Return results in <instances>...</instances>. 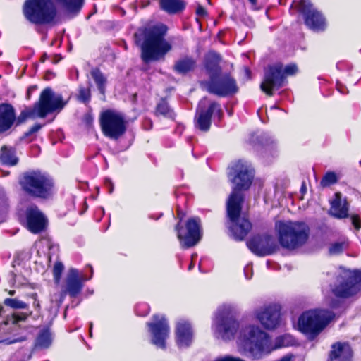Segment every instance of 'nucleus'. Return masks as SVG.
Masks as SVG:
<instances>
[{
    "mask_svg": "<svg viewBox=\"0 0 361 361\" xmlns=\"http://www.w3.org/2000/svg\"><path fill=\"white\" fill-rule=\"evenodd\" d=\"M37 87L36 86H31L28 89H27V98L29 99L30 97V94H32V92H34L35 90H36Z\"/></svg>",
    "mask_w": 361,
    "mask_h": 361,
    "instance_id": "obj_52",
    "label": "nucleus"
},
{
    "mask_svg": "<svg viewBox=\"0 0 361 361\" xmlns=\"http://www.w3.org/2000/svg\"><path fill=\"white\" fill-rule=\"evenodd\" d=\"M92 323H90V335L92 334Z\"/></svg>",
    "mask_w": 361,
    "mask_h": 361,
    "instance_id": "obj_60",
    "label": "nucleus"
},
{
    "mask_svg": "<svg viewBox=\"0 0 361 361\" xmlns=\"http://www.w3.org/2000/svg\"><path fill=\"white\" fill-rule=\"evenodd\" d=\"M279 241L283 247L294 250L306 243L309 236V227L299 221H279L275 224Z\"/></svg>",
    "mask_w": 361,
    "mask_h": 361,
    "instance_id": "obj_4",
    "label": "nucleus"
},
{
    "mask_svg": "<svg viewBox=\"0 0 361 361\" xmlns=\"http://www.w3.org/2000/svg\"><path fill=\"white\" fill-rule=\"evenodd\" d=\"M335 317L334 313L323 309L302 313L298 319V328L309 339L315 338Z\"/></svg>",
    "mask_w": 361,
    "mask_h": 361,
    "instance_id": "obj_6",
    "label": "nucleus"
},
{
    "mask_svg": "<svg viewBox=\"0 0 361 361\" xmlns=\"http://www.w3.org/2000/svg\"><path fill=\"white\" fill-rule=\"evenodd\" d=\"M343 247H344V243H335L329 247V252L331 255L339 254L343 251Z\"/></svg>",
    "mask_w": 361,
    "mask_h": 361,
    "instance_id": "obj_42",
    "label": "nucleus"
},
{
    "mask_svg": "<svg viewBox=\"0 0 361 361\" xmlns=\"http://www.w3.org/2000/svg\"><path fill=\"white\" fill-rule=\"evenodd\" d=\"M27 339L26 336H19L16 338H13V339H11V338H7V339H5L2 342L7 344V345H11V344H13V343H17V342H23L24 341H25Z\"/></svg>",
    "mask_w": 361,
    "mask_h": 361,
    "instance_id": "obj_43",
    "label": "nucleus"
},
{
    "mask_svg": "<svg viewBox=\"0 0 361 361\" xmlns=\"http://www.w3.org/2000/svg\"><path fill=\"white\" fill-rule=\"evenodd\" d=\"M241 336L244 350L255 360L262 359L273 351L271 338L258 326L250 325L245 327Z\"/></svg>",
    "mask_w": 361,
    "mask_h": 361,
    "instance_id": "obj_3",
    "label": "nucleus"
},
{
    "mask_svg": "<svg viewBox=\"0 0 361 361\" xmlns=\"http://www.w3.org/2000/svg\"><path fill=\"white\" fill-rule=\"evenodd\" d=\"M4 305L13 309H27L28 305L18 298H6L4 302Z\"/></svg>",
    "mask_w": 361,
    "mask_h": 361,
    "instance_id": "obj_37",
    "label": "nucleus"
},
{
    "mask_svg": "<svg viewBox=\"0 0 361 361\" xmlns=\"http://www.w3.org/2000/svg\"><path fill=\"white\" fill-rule=\"evenodd\" d=\"M64 105L62 97L55 94L50 87H47L41 92L39 102L32 109L21 111L18 117V123H23L27 118H34L37 116L44 118L49 114L61 110Z\"/></svg>",
    "mask_w": 361,
    "mask_h": 361,
    "instance_id": "obj_5",
    "label": "nucleus"
},
{
    "mask_svg": "<svg viewBox=\"0 0 361 361\" xmlns=\"http://www.w3.org/2000/svg\"><path fill=\"white\" fill-rule=\"evenodd\" d=\"M3 311V307H0V324H18L19 322H24L26 320L27 317L31 314V312L29 314L27 313H13L11 316L8 317L6 320H4V318L1 315V312Z\"/></svg>",
    "mask_w": 361,
    "mask_h": 361,
    "instance_id": "obj_32",
    "label": "nucleus"
},
{
    "mask_svg": "<svg viewBox=\"0 0 361 361\" xmlns=\"http://www.w3.org/2000/svg\"><path fill=\"white\" fill-rule=\"evenodd\" d=\"M329 213L338 219L345 218L348 215V204H331Z\"/></svg>",
    "mask_w": 361,
    "mask_h": 361,
    "instance_id": "obj_34",
    "label": "nucleus"
},
{
    "mask_svg": "<svg viewBox=\"0 0 361 361\" xmlns=\"http://www.w3.org/2000/svg\"><path fill=\"white\" fill-rule=\"evenodd\" d=\"M212 328L216 338L224 341L234 339L239 324L230 305H224L217 310Z\"/></svg>",
    "mask_w": 361,
    "mask_h": 361,
    "instance_id": "obj_7",
    "label": "nucleus"
},
{
    "mask_svg": "<svg viewBox=\"0 0 361 361\" xmlns=\"http://www.w3.org/2000/svg\"><path fill=\"white\" fill-rule=\"evenodd\" d=\"M248 248L259 256H265L272 253L274 239L271 235L257 236L247 243Z\"/></svg>",
    "mask_w": 361,
    "mask_h": 361,
    "instance_id": "obj_22",
    "label": "nucleus"
},
{
    "mask_svg": "<svg viewBox=\"0 0 361 361\" xmlns=\"http://www.w3.org/2000/svg\"><path fill=\"white\" fill-rule=\"evenodd\" d=\"M7 201L6 192L3 189H0V202Z\"/></svg>",
    "mask_w": 361,
    "mask_h": 361,
    "instance_id": "obj_51",
    "label": "nucleus"
},
{
    "mask_svg": "<svg viewBox=\"0 0 361 361\" xmlns=\"http://www.w3.org/2000/svg\"><path fill=\"white\" fill-rule=\"evenodd\" d=\"M228 177L235 185L226 203H243L245 190L250 187L254 173L247 161L238 160L229 167Z\"/></svg>",
    "mask_w": 361,
    "mask_h": 361,
    "instance_id": "obj_2",
    "label": "nucleus"
},
{
    "mask_svg": "<svg viewBox=\"0 0 361 361\" xmlns=\"http://www.w3.org/2000/svg\"><path fill=\"white\" fill-rule=\"evenodd\" d=\"M100 126L104 135L111 139H117L126 130L123 116L112 110H106L100 116Z\"/></svg>",
    "mask_w": 361,
    "mask_h": 361,
    "instance_id": "obj_16",
    "label": "nucleus"
},
{
    "mask_svg": "<svg viewBox=\"0 0 361 361\" xmlns=\"http://www.w3.org/2000/svg\"><path fill=\"white\" fill-rule=\"evenodd\" d=\"M245 72L247 75H249L250 74V71L247 68H245Z\"/></svg>",
    "mask_w": 361,
    "mask_h": 361,
    "instance_id": "obj_58",
    "label": "nucleus"
},
{
    "mask_svg": "<svg viewBox=\"0 0 361 361\" xmlns=\"http://www.w3.org/2000/svg\"><path fill=\"white\" fill-rule=\"evenodd\" d=\"M15 291L14 290H10L9 291V294L13 295L14 294Z\"/></svg>",
    "mask_w": 361,
    "mask_h": 361,
    "instance_id": "obj_61",
    "label": "nucleus"
},
{
    "mask_svg": "<svg viewBox=\"0 0 361 361\" xmlns=\"http://www.w3.org/2000/svg\"><path fill=\"white\" fill-rule=\"evenodd\" d=\"M17 216L20 224L33 234L46 231L49 225L47 216L35 204H22Z\"/></svg>",
    "mask_w": 361,
    "mask_h": 361,
    "instance_id": "obj_10",
    "label": "nucleus"
},
{
    "mask_svg": "<svg viewBox=\"0 0 361 361\" xmlns=\"http://www.w3.org/2000/svg\"><path fill=\"white\" fill-rule=\"evenodd\" d=\"M155 114L157 116L161 115L166 118L174 119L175 114L170 108L165 99H161L157 105Z\"/></svg>",
    "mask_w": 361,
    "mask_h": 361,
    "instance_id": "obj_33",
    "label": "nucleus"
},
{
    "mask_svg": "<svg viewBox=\"0 0 361 361\" xmlns=\"http://www.w3.org/2000/svg\"><path fill=\"white\" fill-rule=\"evenodd\" d=\"M1 160L3 164L8 166H15L18 161L15 150L6 146L1 147Z\"/></svg>",
    "mask_w": 361,
    "mask_h": 361,
    "instance_id": "obj_30",
    "label": "nucleus"
},
{
    "mask_svg": "<svg viewBox=\"0 0 361 361\" xmlns=\"http://www.w3.org/2000/svg\"><path fill=\"white\" fill-rule=\"evenodd\" d=\"M291 340V337L289 336H281L274 340L273 343V351L274 350L288 346L290 343V341Z\"/></svg>",
    "mask_w": 361,
    "mask_h": 361,
    "instance_id": "obj_38",
    "label": "nucleus"
},
{
    "mask_svg": "<svg viewBox=\"0 0 361 361\" xmlns=\"http://www.w3.org/2000/svg\"><path fill=\"white\" fill-rule=\"evenodd\" d=\"M193 266H194V265H193L192 262H191V263H190V265H189V267H188V269H189V270L192 269V267H193Z\"/></svg>",
    "mask_w": 361,
    "mask_h": 361,
    "instance_id": "obj_59",
    "label": "nucleus"
},
{
    "mask_svg": "<svg viewBox=\"0 0 361 361\" xmlns=\"http://www.w3.org/2000/svg\"><path fill=\"white\" fill-rule=\"evenodd\" d=\"M178 216L180 221H182L184 214L180 208L177 209ZM177 237L180 241L181 247L190 248L198 243L202 238L201 221L199 217H192L187 220L185 226H181L179 222L176 226Z\"/></svg>",
    "mask_w": 361,
    "mask_h": 361,
    "instance_id": "obj_11",
    "label": "nucleus"
},
{
    "mask_svg": "<svg viewBox=\"0 0 361 361\" xmlns=\"http://www.w3.org/2000/svg\"><path fill=\"white\" fill-rule=\"evenodd\" d=\"M307 189L306 186V183L305 181L302 183L300 190V196H299V200L302 201L304 200V195L307 193Z\"/></svg>",
    "mask_w": 361,
    "mask_h": 361,
    "instance_id": "obj_47",
    "label": "nucleus"
},
{
    "mask_svg": "<svg viewBox=\"0 0 361 361\" xmlns=\"http://www.w3.org/2000/svg\"><path fill=\"white\" fill-rule=\"evenodd\" d=\"M86 209H87V206L85 207V209H84V211L80 212V214H82V213L86 210Z\"/></svg>",
    "mask_w": 361,
    "mask_h": 361,
    "instance_id": "obj_62",
    "label": "nucleus"
},
{
    "mask_svg": "<svg viewBox=\"0 0 361 361\" xmlns=\"http://www.w3.org/2000/svg\"><path fill=\"white\" fill-rule=\"evenodd\" d=\"M92 272L93 270L91 268V276L86 278L77 269H70L66 278L65 288L63 290L71 298L76 297L82 289L83 282L91 279Z\"/></svg>",
    "mask_w": 361,
    "mask_h": 361,
    "instance_id": "obj_20",
    "label": "nucleus"
},
{
    "mask_svg": "<svg viewBox=\"0 0 361 361\" xmlns=\"http://www.w3.org/2000/svg\"><path fill=\"white\" fill-rule=\"evenodd\" d=\"M64 266L61 262H56L53 268V276L56 283L59 284L61 280V274L63 271Z\"/></svg>",
    "mask_w": 361,
    "mask_h": 361,
    "instance_id": "obj_40",
    "label": "nucleus"
},
{
    "mask_svg": "<svg viewBox=\"0 0 361 361\" xmlns=\"http://www.w3.org/2000/svg\"><path fill=\"white\" fill-rule=\"evenodd\" d=\"M90 97L91 93L90 87H80L78 99L82 102L87 103L90 101Z\"/></svg>",
    "mask_w": 361,
    "mask_h": 361,
    "instance_id": "obj_41",
    "label": "nucleus"
},
{
    "mask_svg": "<svg viewBox=\"0 0 361 361\" xmlns=\"http://www.w3.org/2000/svg\"><path fill=\"white\" fill-rule=\"evenodd\" d=\"M342 195L341 192H336L335 193V198L333 200V201L331 203H342Z\"/></svg>",
    "mask_w": 361,
    "mask_h": 361,
    "instance_id": "obj_49",
    "label": "nucleus"
},
{
    "mask_svg": "<svg viewBox=\"0 0 361 361\" xmlns=\"http://www.w3.org/2000/svg\"><path fill=\"white\" fill-rule=\"evenodd\" d=\"M353 351L347 343L336 342L331 345L329 353L331 361H351Z\"/></svg>",
    "mask_w": 361,
    "mask_h": 361,
    "instance_id": "obj_24",
    "label": "nucleus"
},
{
    "mask_svg": "<svg viewBox=\"0 0 361 361\" xmlns=\"http://www.w3.org/2000/svg\"><path fill=\"white\" fill-rule=\"evenodd\" d=\"M167 28L164 25L140 29L135 33L137 44H140L141 59L147 63L164 59L171 45L164 38Z\"/></svg>",
    "mask_w": 361,
    "mask_h": 361,
    "instance_id": "obj_1",
    "label": "nucleus"
},
{
    "mask_svg": "<svg viewBox=\"0 0 361 361\" xmlns=\"http://www.w3.org/2000/svg\"><path fill=\"white\" fill-rule=\"evenodd\" d=\"M52 342L51 334L48 329L42 330L35 341V346L39 348H49Z\"/></svg>",
    "mask_w": 361,
    "mask_h": 361,
    "instance_id": "obj_31",
    "label": "nucleus"
},
{
    "mask_svg": "<svg viewBox=\"0 0 361 361\" xmlns=\"http://www.w3.org/2000/svg\"><path fill=\"white\" fill-rule=\"evenodd\" d=\"M340 179V176L334 171H327L322 178L319 185L322 188H328L336 184Z\"/></svg>",
    "mask_w": 361,
    "mask_h": 361,
    "instance_id": "obj_36",
    "label": "nucleus"
},
{
    "mask_svg": "<svg viewBox=\"0 0 361 361\" xmlns=\"http://www.w3.org/2000/svg\"><path fill=\"white\" fill-rule=\"evenodd\" d=\"M66 295L67 293L64 290H62L61 292L54 293L51 295V302L54 307H59L64 300Z\"/></svg>",
    "mask_w": 361,
    "mask_h": 361,
    "instance_id": "obj_39",
    "label": "nucleus"
},
{
    "mask_svg": "<svg viewBox=\"0 0 361 361\" xmlns=\"http://www.w3.org/2000/svg\"><path fill=\"white\" fill-rule=\"evenodd\" d=\"M20 185L29 195L39 198L49 197L54 189L53 180L37 171L25 173L20 180Z\"/></svg>",
    "mask_w": 361,
    "mask_h": 361,
    "instance_id": "obj_8",
    "label": "nucleus"
},
{
    "mask_svg": "<svg viewBox=\"0 0 361 361\" xmlns=\"http://www.w3.org/2000/svg\"><path fill=\"white\" fill-rule=\"evenodd\" d=\"M242 204H227L228 229L234 239L243 240L252 228L247 212L243 210Z\"/></svg>",
    "mask_w": 361,
    "mask_h": 361,
    "instance_id": "obj_13",
    "label": "nucleus"
},
{
    "mask_svg": "<svg viewBox=\"0 0 361 361\" xmlns=\"http://www.w3.org/2000/svg\"><path fill=\"white\" fill-rule=\"evenodd\" d=\"M42 126L39 123L35 124L32 127L30 128V129L25 133V137H28L30 135H32V134L37 133L42 128Z\"/></svg>",
    "mask_w": 361,
    "mask_h": 361,
    "instance_id": "obj_44",
    "label": "nucleus"
},
{
    "mask_svg": "<svg viewBox=\"0 0 361 361\" xmlns=\"http://www.w3.org/2000/svg\"><path fill=\"white\" fill-rule=\"evenodd\" d=\"M23 10L25 18L35 24L49 23L56 16L51 0H26Z\"/></svg>",
    "mask_w": 361,
    "mask_h": 361,
    "instance_id": "obj_9",
    "label": "nucleus"
},
{
    "mask_svg": "<svg viewBox=\"0 0 361 361\" xmlns=\"http://www.w3.org/2000/svg\"><path fill=\"white\" fill-rule=\"evenodd\" d=\"M59 5L65 10L69 18L78 15L83 6V0H54Z\"/></svg>",
    "mask_w": 361,
    "mask_h": 361,
    "instance_id": "obj_27",
    "label": "nucleus"
},
{
    "mask_svg": "<svg viewBox=\"0 0 361 361\" xmlns=\"http://www.w3.org/2000/svg\"><path fill=\"white\" fill-rule=\"evenodd\" d=\"M196 62L191 57H184L177 61L174 64V70L180 74H186L192 71Z\"/></svg>",
    "mask_w": 361,
    "mask_h": 361,
    "instance_id": "obj_29",
    "label": "nucleus"
},
{
    "mask_svg": "<svg viewBox=\"0 0 361 361\" xmlns=\"http://www.w3.org/2000/svg\"><path fill=\"white\" fill-rule=\"evenodd\" d=\"M295 6L303 14L305 23L309 28L317 32L325 29V18L319 11L313 8L310 0H300Z\"/></svg>",
    "mask_w": 361,
    "mask_h": 361,
    "instance_id": "obj_17",
    "label": "nucleus"
},
{
    "mask_svg": "<svg viewBox=\"0 0 361 361\" xmlns=\"http://www.w3.org/2000/svg\"><path fill=\"white\" fill-rule=\"evenodd\" d=\"M213 114L220 118L223 114L220 104L212 102L207 109H198L195 116V125L202 131H207L211 126V118Z\"/></svg>",
    "mask_w": 361,
    "mask_h": 361,
    "instance_id": "obj_21",
    "label": "nucleus"
},
{
    "mask_svg": "<svg viewBox=\"0 0 361 361\" xmlns=\"http://www.w3.org/2000/svg\"><path fill=\"white\" fill-rule=\"evenodd\" d=\"M91 75L94 79L98 90L104 94L105 92V85L106 83V79L102 74V73L97 68L93 69L91 71Z\"/></svg>",
    "mask_w": 361,
    "mask_h": 361,
    "instance_id": "obj_35",
    "label": "nucleus"
},
{
    "mask_svg": "<svg viewBox=\"0 0 361 361\" xmlns=\"http://www.w3.org/2000/svg\"><path fill=\"white\" fill-rule=\"evenodd\" d=\"M275 143L274 140L273 139H271V137H269L267 140H266V143L264 144L265 145L268 146L269 145H274Z\"/></svg>",
    "mask_w": 361,
    "mask_h": 361,
    "instance_id": "obj_54",
    "label": "nucleus"
},
{
    "mask_svg": "<svg viewBox=\"0 0 361 361\" xmlns=\"http://www.w3.org/2000/svg\"><path fill=\"white\" fill-rule=\"evenodd\" d=\"M196 13L200 16H204L207 14V12L202 6H199L196 10Z\"/></svg>",
    "mask_w": 361,
    "mask_h": 361,
    "instance_id": "obj_50",
    "label": "nucleus"
},
{
    "mask_svg": "<svg viewBox=\"0 0 361 361\" xmlns=\"http://www.w3.org/2000/svg\"><path fill=\"white\" fill-rule=\"evenodd\" d=\"M255 315L265 329H273L279 325L281 307L276 304L264 306L257 310Z\"/></svg>",
    "mask_w": 361,
    "mask_h": 361,
    "instance_id": "obj_19",
    "label": "nucleus"
},
{
    "mask_svg": "<svg viewBox=\"0 0 361 361\" xmlns=\"http://www.w3.org/2000/svg\"><path fill=\"white\" fill-rule=\"evenodd\" d=\"M249 269V267H248V266H247V267L245 268V272L246 271V269Z\"/></svg>",
    "mask_w": 361,
    "mask_h": 361,
    "instance_id": "obj_63",
    "label": "nucleus"
},
{
    "mask_svg": "<svg viewBox=\"0 0 361 361\" xmlns=\"http://www.w3.org/2000/svg\"><path fill=\"white\" fill-rule=\"evenodd\" d=\"M331 305V307L332 308H336V307H338V306L340 305V301H339V300H338V301H336V302H334V301H333V302L331 303V305Z\"/></svg>",
    "mask_w": 361,
    "mask_h": 361,
    "instance_id": "obj_55",
    "label": "nucleus"
},
{
    "mask_svg": "<svg viewBox=\"0 0 361 361\" xmlns=\"http://www.w3.org/2000/svg\"><path fill=\"white\" fill-rule=\"evenodd\" d=\"M104 184L108 189L109 193H111L114 190V185L111 180L109 178H105Z\"/></svg>",
    "mask_w": 361,
    "mask_h": 361,
    "instance_id": "obj_48",
    "label": "nucleus"
},
{
    "mask_svg": "<svg viewBox=\"0 0 361 361\" xmlns=\"http://www.w3.org/2000/svg\"><path fill=\"white\" fill-rule=\"evenodd\" d=\"M159 6L169 14H176L184 10L185 3L183 0H159Z\"/></svg>",
    "mask_w": 361,
    "mask_h": 361,
    "instance_id": "obj_28",
    "label": "nucleus"
},
{
    "mask_svg": "<svg viewBox=\"0 0 361 361\" xmlns=\"http://www.w3.org/2000/svg\"><path fill=\"white\" fill-rule=\"evenodd\" d=\"M209 78V81L200 82V85L209 93L219 97H227L238 91L235 80L229 73H222L221 71Z\"/></svg>",
    "mask_w": 361,
    "mask_h": 361,
    "instance_id": "obj_14",
    "label": "nucleus"
},
{
    "mask_svg": "<svg viewBox=\"0 0 361 361\" xmlns=\"http://www.w3.org/2000/svg\"><path fill=\"white\" fill-rule=\"evenodd\" d=\"M16 121L15 109L8 103L0 104V133L9 130Z\"/></svg>",
    "mask_w": 361,
    "mask_h": 361,
    "instance_id": "obj_25",
    "label": "nucleus"
},
{
    "mask_svg": "<svg viewBox=\"0 0 361 361\" xmlns=\"http://www.w3.org/2000/svg\"><path fill=\"white\" fill-rule=\"evenodd\" d=\"M298 71L295 64L286 66L284 68L281 64L278 63L269 66L264 73V78L261 83V90L267 95H273V90L279 89L286 82V77L292 75Z\"/></svg>",
    "mask_w": 361,
    "mask_h": 361,
    "instance_id": "obj_12",
    "label": "nucleus"
},
{
    "mask_svg": "<svg viewBox=\"0 0 361 361\" xmlns=\"http://www.w3.org/2000/svg\"><path fill=\"white\" fill-rule=\"evenodd\" d=\"M32 297H33L34 298H35V297H36V294H33V295H32ZM33 305H34V306H36V307H39V302L36 301V299H35V302H34V304H33Z\"/></svg>",
    "mask_w": 361,
    "mask_h": 361,
    "instance_id": "obj_56",
    "label": "nucleus"
},
{
    "mask_svg": "<svg viewBox=\"0 0 361 361\" xmlns=\"http://www.w3.org/2000/svg\"><path fill=\"white\" fill-rule=\"evenodd\" d=\"M149 332L152 335V343L158 348H166V340L169 337L170 329L168 322L163 315L154 314L152 322L147 324Z\"/></svg>",
    "mask_w": 361,
    "mask_h": 361,
    "instance_id": "obj_18",
    "label": "nucleus"
},
{
    "mask_svg": "<svg viewBox=\"0 0 361 361\" xmlns=\"http://www.w3.org/2000/svg\"><path fill=\"white\" fill-rule=\"evenodd\" d=\"M337 282L331 288L334 295L340 298L350 297L361 289V271L345 272L338 276Z\"/></svg>",
    "mask_w": 361,
    "mask_h": 361,
    "instance_id": "obj_15",
    "label": "nucleus"
},
{
    "mask_svg": "<svg viewBox=\"0 0 361 361\" xmlns=\"http://www.w3.org/2000/svg\"><path fill=\"white\" fill-rule=\"evenodd\" d=\"M214 361H244V360L239 357H234L232 356L227 355V356L217 357Z\"/></svg>",
    "mask_w": 361,
    "mask_h": 361,
    "instance_id": "obj_45",
    "label": "nucleus"
},
{
    "mask_svg": "<svg viewBox=\"0 0 361 361\" xmlns=\"http://www.w3.org/2000/svg\"><path fill=\"white\" fill-rule=\"evenodd\" d=\"M291 359H292V356L291 355H286L283 356L282 358H281L278 361H291Z\"/></svg>",
    "mask_w": 361,
    "mask_h": 361,
    "instance_id": "obj_53",
    "label": "nucleus"
},
{
    "mask_svg": "<svg viewBox=\"0 0 361 361\" xmlns=\"http://www.w3.org/2000/svg\"><path fill=\"white\" fill-rule=\"evenodd\" d=\"M250 1V3L253 6H256L257 5V0H248Z\"/></svg>",
    "mask_w": 361,
    "mask_h": 361,
    "instance_id": "obj_57",
    "label": "nucleus"
},
{
    "mask_svg": "<svg viewBox=\"0 0 361 361\" xmlns=\"http://www.w3.org/2000/svg\"><path fill=\"white\" fill-rule=\"evenodd\" d=\"M351 221L355 228L358 231L361 228L360 217L357 215H353L351 216Z\"/></svg>",
    "mask_w": 361,
    "mask_h": 361,
    "instance_id": "obj_46",
    "label": "nucleus"
},
{
    "mask_svg": "<svg viewBox=\"0 0 361 361\" xmlns=\"http://www.w3.org/2000/svg\"><path fill=\"white\" fill-rule=\"evenodd\" d=\"M176 334V343L179 348H186L191 344L193 332L188 321L181 319L177 322Z\"/></svg>",
    "mask_w": 361,
    "mask_h": 361,
    "instance_id": "obj_23",
    "label": "nucleus"
},
{
    "mask_svg": "<svg viewBox=\"0 0 361 361\" xmlns=\"http://www.w3.org/2000/svg\"><path fill=\"white\" fill-rule=\"evenodd\" d=\"M221 57L214 51H209L205 58V68L209 77L216 75L221 71L219 66Z\"/></svg>",
    "mask_w": 361,
    "mask_h": 361,
    "instance_id": "obj_26",
    "label": "nucleus"
}]
</instances>
